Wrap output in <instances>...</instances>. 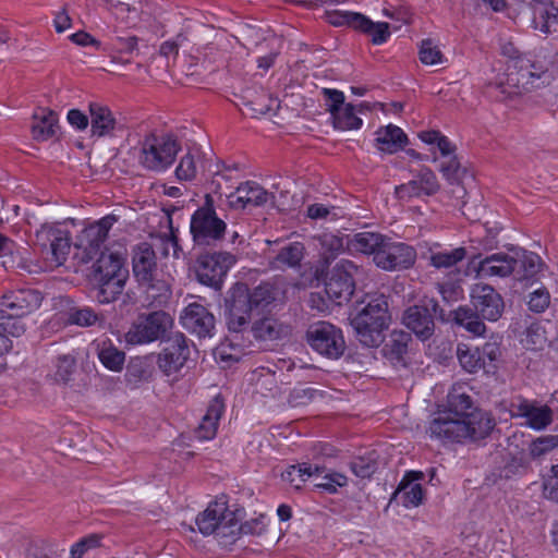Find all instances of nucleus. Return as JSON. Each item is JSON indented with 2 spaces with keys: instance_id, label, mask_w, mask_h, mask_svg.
I'll list each match as a JSON object with an SVG mask.
<instances>
[{
  "instance_id": "61",
  "label": "nucleus",
  "mask_w": 558,
  "mask_h": 558,
  "mask_svg": "<svg viewBox=\"0 0 558 558\" xmlns=\"http://www.w3.org/2000/svg\"><path fill=\"white\" fill-rule=\"evenodd\" d=\"M439 171L450 184L457 183L461 172V163L458 157L456 155L449 156V159L440 165Z\"/></svg>"
},
{
  "instance_id": "3",
  "label": "nucleus",
  "mask_w": 558,
  "mask_h": 558,
  "mask_svg": "<svg viewBox=\"0 0 558 558\" xmlns=\"http://www.w3.org/2000/svg\"><path fill=\"white\" fill-rule=\"evenodd\" d=\"M388 302L385 295L371 296L366 305L351 319L359 341L368 348L378 347L389 325Z\"/></svg>"
},
{
  "instance_id": "1",
  "label": "nucleus",
  "mask_w": 558,
  "mask_h": 558,
  "mask_svg": "<svg viewBox=\"0 0 558 558\" xmlns=\"http://www.w3.org/2000/svg\"><path fill=\"white\" fill-rule=\"evenodd\" d=\"M489 412L475 409L463 418H453L451 414L438 415L428 427L430 438L442 442L476 441L487 437L495 427Z\"/></svg>"
},
{
  "instance_id": "20",
  "label": "nucleus",
  "mask_w": 558,
  "mask_h": 558,
  "mask_svg": "<svg viewBox=\"0 0 558 558\" xmlns=\"http://www.w3.org/2000/svg\"><path fill=\"white\" fill-rule=\"evenodd\" d=\"M118 221L114 215H107L83 229L78 238V246L83 247L89 257L96 254L108 238L112 226Z\"/></svg>"
},
{
  "instance_id": "30",
  "label": "nucleus",
  "mask_w": 558,
  "mask_h": 558,
  "mask_svg": "<svg viewBox=\"0 0 558 558\" xmlns=\"http://www.w3.org/2000/svg\"><path fill=\"white\" fill-rule=\"evenodd\" d=\"M385 236L376 232H359L353 235H345V248L351 253L376 255L384 244Z\"/></svg>"
},
{
  "instance_id": "41",
  "label": "nucleus",
  "mask_w": 558,
  "mask_h": 558,
  "mask_svg": "<svg viewBox=\"0 0 558 558\" xmlns=\"http://www.w3.org/2000/svg\"><path fill=\"white\" fill-rule=\"evenodd\" d=\"M371 37L374 45H381L390 37L389 24L387 22H373L367 16L363 15L361 23L355 28Z\"/></svg>"
},
{
  "instance_id": "40",
  "label": "nucleus",
  "mask_w": 558,
  "mask_h": 558,
  "mask_svg": "<svg viewBox=\"0 0 558 558\" xmlns=\"http://www.w3.org/2000/svg\"><path fill=\"white\" fill-rule=\"evenodd\" d=\"M316 240L326 263L335 259L345 247V236H339L333 233L319 234Z\"/></svg>"
},
{
  "instance_id": "58",
  "label": "nucleus",
  "mask_w": 558,
  "mask_h": 558,
  "mask_svg": "<svg viewBox=\"0 0 558 558\" xmlns=\"http://www.w3.org/2000/svg\"><path fill=\"white\" fill-rule=\"evenodd\" d=\"M320 93L325 100L326 110L330 116L335 114L347 105L344 104V94L341 90L323 88Z\"/></svg>"
},
{
  "instance_id": "45",
  "label": "nucleus",
  "mask_w": 558,
  "mask_h": 558,
  "mask_svg": "<svg viewBox=\"0 0 558 558\" xmlns=\"http://www.w3.org/2000/svg\"><path fill=\"white\" fill-rule=\"evenodd\" d=\"M546 342V331L541 323H531L521 337L523 347L532 351L542 350Z\"/></svg>"
},
{
  "instance_id": "4",
  "label": "nucleus",
  "mask_w": 558,
  "mask_h": 558,
  "mask_svg": "<svg viewBox=\"0 0 558 558\" xmlns=\"http://www.w3.org/2000/svg\"><path fill=\"white\" fill-rule=\"evenodd\" d=\"M240 510H230L226 501L210 502L195 520L204 536L215 535L222 545L231 544L239 535Z\"/></svg>"
},
{
  "instance_id": "51",
  "label": "nucleus",
  "mask_w": 558,
  "mask_h": 558,
  "mask_svg": "<svg viewBox=\"0 0 558 558\" xmlns=\"http://www.w3.org/2000/svg\"><path fill=\"white\" fill-rule=\"evenodd\" d=\"M480 357L483 360V369L486 373L496 369V363L501 356V349L499 343L495 341L485 342L481 348H477Z\"/></svg>"
},
{
  "instance_id": "16",
  "label": "nucleus",
  "mask_w": 558,
  "mask_h": 558,
  "mask_svg": "<svg viewBox=\"0 0 558 558\" xmlns=\"http://www.w3.org/2000/svg\"><path fill=\"white\" fill-rule=\"evenodd\" d=\"M512 417L525 418V425L534 430L546 429L554 421V411L546 404L524 398L511 403Z\"/></svg>"
},
{
  "instance_id": "44",
  "label": "nucleus",
  "mask_w": 558,
  "mask_h": 558,
  "mask_svg": "<svg viewBox=\"0 0 558 558\" xmlns=\"http://www.w3.org/2000/svg\"><path fill=\"white\" fill-rule=\"evenodd\" d=\"M99 287L97 289L96 299L101 304H108L118 299L122 293L126 279H97Z\"/></svg>"
},
{
  "instance_id": "25",
  "label": "nucleus",
  "mask_w": 558,
  "mask_h": 558,
  "mask_svg": "<svg viewBox=\"0 0 558 558\" xmlns=\"http://www.w3.org/2000/svg\"><path fill=\"white\" fill-rule=\"evenodd\" d=\"M515 269L514 255L494 253L480 260L476 271L481 278L508 277Z\"/></svg>"
},
{
  "instance_id": "10",
  "label": "nucleus",
  "mask_w": 558,
  "mask_h": 558,
  "mask_svg": "<svg viewBox=\"0 0 558 558\" xmlns=\"http://www.w3.org/2000/svg\"><path fill=\"white\" fill-rule=\"evenodd\" d=\"M439 308L433 298H423L417 304L409 306L402 315V324L420 340H428L435 331V315Z\"/></svg>"
},
{
  "instance_id": "43",
  "label": "nucleus",
  "mask_w": 558,
  "mask_h": 558,
  "mask_svg": "<svg viewBox=\"0 0 558 558\" xmlns=\"http://www.w3.org/2000/svg\"><path fill=\"white\" fill-rule=\"evenodd\" d=\"M281 324L272 317H264L255 322L251 327L254 338L264 341L278 339L281 335Z\"/></svg>"
},
{
  "instance_id": "19",
  "label": "nucleus",
  "mask_w": 558,
  "mask_h": 558,
  "mask_svg": "<svg viewBox=\"0 0 558 558\" xmlns=\"http://www.w3.org/2000/svg\"><path fill=\"white\" fill-rule=\"evenodd\" d=\"M88 112L92 137H114L123 131V125L108 106L93 101L88 105Z\"/></svg>"
},
{
  "instance_id": "32",
  "label": "nucleus",
  "mask_w": 558,
  "mask_h": 558,
  "mask_svg": "<svg viewBox=\"0 0 558 558\" xmlns=\"http://www.w3.org/2000/svg\"><path fill=\"white\" fill-rule=\"evenodd\" d=\"M422 477L420 472H409L402 478L398 486L397 494L401 497L402 505L405 508L417 507L423 502L424 492L423 487L418 483H414L415 480Z\"/></svg>"
},
{
  "instance_id": "59",
  "label": "nucleus",
  "mask_w": 558,
  "mask_h": 558,
  "mask_svg": "<svg viewBox=\"0 0 558 558\" xmlns=\"http://www.w3.org/2000/svg\"><path fill=\"white\" fill-rule=\"evenodd\" d=\"M426 196L438 192L439 183L436 174L429 168H422L415 175Z\"/></svg>"
},
{
  "instance_id": "22",
  "label": "nucleus",
  "mask_w": 558,
  "mask_h": 558,
  "mask_svg": "<svg viewBox=\"0 0 558 558\" xmlns=\"http://www.w3.org/2000/svg\"><path fill=\"white\" fill-rule=\"evenodd\" d=\"M133 275L137 282H150L158 276L156 254L153 247L146 243H140L133 251Z\"/></svg>"
},
{
  "instance_id": "17",
  "label": "nucleus",
  "mask_w": 558,
  "mask_h": 558,
  "mask_svg": "<svg viewBox=\"0 0 558 558\" xmlns=\"http://www.w3.org/2000/svg\"><path fill=\"white\" fill-rule=\"evenodd\" d=\"M182 326L198 338L213 337L215 330V317L207 307L199 303L189 304L180 315Z\"/></svg>"
},
{
  "instance_id": "42",
  "label": "nucleus",
  "mask_w": 558,
  "mask_h": 558,
  "mask_svg": "<svg viewBox=\"0 0 558 558\" xmlns=\"http://www.w3.org/2000/svg\"><path fill=\"white\" fill-rule=\"evenodd\" d=\"M464 247H457L451 251H441L430 254L429 263L437 269H451L465 258Z\"/></svg>"
},
{
  "instance_id": "34",
  "label": "nucleus",
  "mask_w": 558,
  "mask_h": 558,
  "mask_svg": "<svg viewBox=\"0 0 558 558\" xmlns=\"http://www.w3.org/2000/svg\"><path fill=\"white\" fill-rule=\"evenodd\" d=\"M254 387V393L262 397H275L279 392V384L276 371L260 366L254 369L250 378Z\"/></svg>"
},
{
  "instance_id": "54",
  "label": "nucleus",
  "mask_w": 558,
  "mask_h": 558,
  "mask_svg": "<svg viewBox=\"0 0 558 558\" xmlns=\"http://www.w3.org/2000/svg\"><path fill=\"white\" fill-rule=\"evenodd\" d=\"M214 356L217 362L230 365L242 359L243 351L239 345H233L231 342L226 341L214 350Z\"/></svg>"
},
{
  "instance_id": "55",
  "label": "nucleus",
  "mask_w": 558,
  "mask_h": 558,
  "mask_svg": "<svg viewBox=\"0 0 558 558\" xmlns=\"http://www.w3.org/2000/svg\"><path fill=\"white\" fill-rule=\"evenodd\" d=\"M362 16L363 14L351 11H327V19L330 24L335 26L348 25L354 29L361 23Z\"/></svg>"
},
{
  "instance_id": "18",
  "label": "nucleus",
  "mask_w": 558,
  "mask_h": 558,
  "mask_svg": "<svg viewBox=\"0 0 558 558\" xmlns=\"http://www.w3.org/2000/svg\"><path fill=\"white\" fill-rule=\"evenodd\" d=\"M474 310L489 322H496L504 312V301L499 293L488 284H475L471 290Z\"/></svg>"
},
{
  "instance_id": "13",
  "label": "nucleus",
  "mask_w": 558,
  "mask_h": 558,
  "mask_svg": "<svg viewBox=\"0 0 558 558\" xmlns=\"http://www.w3.org/2000/svg\"><path fill=\"white\" fill-rule=\"evenodd\" d=\"M43 295L34 289H21L4 294L0 301V320L21 318L39 308Z\"/></svg>"
},
{
  "instance_id": "62",
  "label": "nucleus",
  "mask_w": 558,
  "mask_h": 558,
  "mask_svg": "<svg viewBox=\"0 0 558 558\" xmlns=\"http://www.w3.org/2000/svg\"><path fill=\"white\" fill-rule=\"evenodd\" d=\"M550 303V294L546 289H537L530 294L527 305L535 313L544 312Z\"/></svg>"
},
{
  "instance_id": "35",
  "label": "nucleus",
  "mask_w": 558,
  "mask_h": 558,
  "mask_svg": "<svg viewBox=\"0 0 558 558\" xmlns=\"http://www.w3.org/2000/svg\"><path fill=\"white\" fill-rule=\"evenodd\" d=\"M325 471V466L300 463L287 468L282 473V480L289 483L293 488L300 489L307 480L313 476H319L324 474Z\"/></svg>"
},
{
  "instance_id": "29",
  "label": "nucleus",
  "mask_w": 558,
  "mask_h": 558,
  "mask_svg": "<svg viewBox=\"0 0 558 558\" xmlns=\"http://www.w3.org/2000/svg\"><path fill=\"white\" fill-rule=\"evenodd\" d=\"M95 272L97 279H128L129 276L123 258L114 253H101L95 264Z\"/></svg>"
},
{
  "instance_id": "15",
  "label": "nucleus",
  "mask_w": 558,
  "mask_h": 558,
  "mask_svg": "<svg viewBox=\"0 0 558 558\" xmlns=\"http://www.w3.org/2000/svg\"><path fill=\"white\" fill-rule=\"evenodd\" d=\"M416 258L415 250L401 242H389L386 239L374 256L377 267L392 271L411 267Z\"/></svg>"
},
{
  "instance_id": "27",
  "label": "nucleus",
  "mask_w": 558,
  "mask_h": 558,
  "mask_svg": "<svg viewBox=\"0 0 558 558\" xmlns=\"http://www.w3.org/2000/svg\"><path fill=\"white\" fill-rule=\"evenodd\" d=\"M375 134V146L383 153H398L408 144L407 134L401 128L393 124L379 128Z\"/></svg>"
},
{
  "instance_id": "38",
  "label": "nucleus",
  "mask_w": 558,
  "mask_h": 558,
  "mask_svg": "<svg viewBox=\"0 0 558 558\" xmlns=\"http://www.w3.org/2000/svg\"><path fill=\"white\" fill-rule=\"evenodd\" d=\"M32 125L33 137L36 141H47L54 136L58 118L52 111H43L41 116L35 114Z\"/></svg>"
},
{
  "instance_id": "36",
  "label": "nucleus",
  "mask_w": 558,
  "mask_h": 558,
  "mask_svg": "<svg viewBox=\"0 0 558 558\" xmlns=\"http://www.w3.org/2000/svg\"><path fill=\"white\" fill-rule=\"evenodd\" d=\"M478 315L475 310L468 306H459L451 313L453 323L475 337L483 336L486 332V325Z\"/></svg>"
},
{
  "instance_id": "48",
  "label": "nucleus",
  "mask_w": 558,
  "mask_h": 558,
  "mask_svg": "<svg viewBox=\"0 0 558 558\" xmlns=\"http://www.w3.org/2000/svg\"><path fill=\"white\" fill-rule=\"evenodd\" d=\"M457 356L460 365L469 373H476L483 369V360L480 357L477 348H471L466 344H459Z\"/></svg>"
},
{
  "instance_id": "46",
  "label": "nucleus",
  "mask_w": 558,
  "mask_h": 558,
  "mask_svg": "<svg viewBox=\"0 0 558 558\" xmlns=\"http://www.w3.org/2000/svg\"><path fill=\"white\" fill-rule=\"evenodd\" d=\"M335 129L338 130H357L362 126V119L355 114L354 107L347 104L339 111L331 116Z\"/></svg>"
},
{
  "instance_id": "50",
  "label": "nucleus",
  "mask_w": 558,
  "mask_h": 558,
  "mask_svg": "<svg viewBox=\"0 0 558 558\" xmlns=\"http://www.w3.org/2000/svg\"><path fill=\"white\" fill-rule=\"evenodd\" d=\"M68 320L72 325L81 327L95 326L97 323L102 322V317L97 314L92 307H73L69 312Z\"/></svg>"
},
{
  "instance_id": "47",
  "label": "nucleus",
  "mask_w": 558,
  "mask_h": 558,
  "mask_svg": "<svg viewBox=\"0 0 558 558\" xmlns=\"http://www.w3.org/2000/svg\"><path fill=\"white\" fill-rule=\"evenodd\" d=\"M418 138L427 145H436L442 157L454 155L456 145L439 131H422L418 133Z\"/></svg>"
},
{
  "instance_id": "56",
  "label": "nucleus",
  "mask_w": 558,
  "mask_h": 558,
  "mask_svg": "<svg viewBox=\"0 0 558 558\" xmlns=\"http://www.w3.org/2000/svg\"><path fill=\"white\" fill-rule=\"evenodd\" d=\"M558 447V435L541 436L530 445V456L539 458Z\"/></svg>"
},
{
  "instance_id": "24",
  "label": "nucleus",
  "mask_w": 558,
  "mask_h": 558,
  "mask_svg": "<svg viewBox=\"0 0 558 558\" xmlns=\"http://www.w3.org/2000/svg\"><path fill=\"white\" fill-rule=\"evenodd\" d=\"M234 288L239 293L244 294L245 299L248 300L247 304L257 313L264 311L272 302L278 300L282 294V290L277 284L271 282H262L252 291L247 289L245 284H235Z\"/></svg>"
},
{
  "instance_id": "8",
  "label": "nucleus",
  "mask_w": 558,
  "mask_h": 558,
  "mask_svg": "<svg viewBox=\"0 0 558 558\" xmlns=\"http://www.w3.org/2000/svg\"><path fill=\"white\" fill-rule=\"evenodd\" d=\"M35 238L51 263L61 266L66 262L72 245L69 229L61 223H45L36 231Z\"/></svg>"
},
{
  "instance_id": "39",
  "label": "nucleus",
  "mask_w": 558,
  "mask_h": 558,
  "mask_svg": "<svg viewBox=\"0 0 558 558\" xmlns=\"http://www.w3.org/2000/svg\"><path fill=\"white\" fill-rule=\"evenodd\" d=\"M449 411L440 415L451 414L453 418H463L470 414L469 410L473 408L472 398L464 391L453 388L448 395Z\"/></svg>"
},
{
  "instance_id": "12",
  "label": "nucleus",
  "mask_w": 558,
  "mask_h": 558,
  "mask_svg": "<svg viewBox=\"0 0 558 558\" xmlns=\"http://www.w3.org/2000/svg\"><path fill=\"white\" fill-rule=\"evenodd\" d=\"M359 267L351 260L341 259L332 268L325 284L328 298L337 305L348 302L355 289L354 276Z\"/></svg>"
},
{
  "instance_id": "2",
  "label": "nucleus",
  "mask_w": 558,
  "mask_h": 558,
  "mask_svg": "<svg viewBox=\"0 0 558 558\" xmlns=\"http://www.w3.org/2000/svg\"><path fill=\"white\" fill-rule=\"evenodd\" d=\"M134 149L142 168L159 173L172 166L181 150V144L171 133L150 132L143 136Z\"/></svg>"
},
{
  "instance_id": "37",
  "label": "nucleus",
  "mask_w": 558,
  "mask_h": 558,
  "mask_svg": "<svg viewBox=\"0 0 558 558\" xmlns=\"http://www.w3.org/2000/svg\"><path fill=\"white\" fill-rule=\"evenodd\" d=\"M140 286L145 289V301L149 306H161L171 295L169 283L158 276L150 282H141Z\"/></svg>"
},
{
  "instance_id": "14",
  "label": "nucleus",
  "mask_w": 558,
  "mask_h": 558,
  "mask_svg": "<svg viewBox=\"0 0 558 558\" xmlns=\"http://www.w3.org/2000/svg\"><path fill=\"white\" fill-rule=\"evenodd\" d=\"M190 357L189 340L182 332L169 337L158 353L157 365L167 376L177 374Z\"/></svg>"
},
{
  "instance_id": "33",
  "label": "nucleus",
  "mask_w": 558,
  "mask_h": 558,
  "mask_svg": "<svg viewBox=\"0 0 558 558\" xmlns=\"http://www.w3.org/2000/svg\"><path fill=\"white\" fill-rule=\"evenodd\" d=\"M96 353L101 364L111 372H121L125 362V353L118 349L109 339L95 341Z\"/></svg>"
},
{
  "instance_id": "21",
  "label": "nucleus",
  "mask_w": 558,
  "mask_h": 558,
  "mask_svg": "<svg viewBox=\"0 0 558 558\" xmlns=\"http://www.w3.org/2000/svg\"><path fill=\"white\" fill-rule=\"evenodd\" d=\"M244 294L239 293L233 287L230 298L227 300L228 312L226 315L228 329L232 332H242L248 329L254 311L247 304Z\"/></svg>"
},
{
  "instance_id": "57",
  "label": "nucleus",
  "mask_w": 558,
  "mask_h": 558,
  "mask_svg": "<svg viewBox=\"0 0 558 558\" xmlns=\"http://www.w3.org/2000/svg\"><path fill=\"white\" fill-rule=\"evenodd\" d=\"M197 167L195 161V155L192 151H187L180 160L175 174L181 181H191L196 177Z\"/></svg>"
},
{
  "instance_id": "9",
  "label": "nucleus",
  "mask_w": 558,
  "mask_h": 558,
  "mask_svg": "<svg viewBox=\"0 0 558 558\" xmlns=\"http://www.w3.org/2000/svg\"><path fill=\"white\" fill-rule=\"evenodd\" d=\"M310 347L323 356L337 360L344 353L345 341L342 330L328 322H317L306 331Z\"/></svg>"
},
{
  "instance_id": "63",
  "label": "nucleus",
  "mask_w": 558,
  "mask_h": 558,
  "mask_svg": "<svg viewBox=\"0 0 558 558\" xmlns=\"http://www.w3.org/2000/svg\"><path fill=\"white\" fill-rule=\"evenodd\" d=\"M396 195L401 201H408L413 197H421L425 195V192L414 177V179L408 183L397 186Z\"/></svg>"
},
{
  "instance_id": "53",
  "label": "nucleus",
  "mask_w": 558,
  "mask_h": 558,
  "mask_svg": "<svg viewBox=\"0 0 558 558\" xmlns=\"http://www.w3.org/2000/svg\"><path fill=\"white\" fill-rule=\"evenodd\" d=\"M350 465L352 472L361 478H369L377 470V461L374 458V452L354 458Z\"/></svg>"
},
{
  "instance_id": "11",
  "label": "nucleus",
  "mask_w": 558,
  "mask_h": 558,
  "mask_svg": "<svg viewBox=\"0 0 558 558\" xmlns=\"http://www.w3.org/2000/svg\"><path fill=\"white\" fill-rule=\"evenodd\" d=\"M236 258L228 252H215L201 255L197 259L196 275L203 284L219 290L229 269Z\"/></svg>"
},
{
  "instance_id": "64",
  "label": "nucleus",
  "mask_w": 558,
  "mask_h": 558,
  "mask_svg": "<svg viewBox=\"0 0 558 558\" xmlns=\"http://www.w3.org/2000/svg\"><path fill=\"white\" fill-rule=\"evenodd\" d=\"M266 515L260 514L257 518L245 521L244 523L240 522L239 534H251V535H260L265 532L267 523Z\"/></svg>"
},
{
  "instance_id": "52",
  "label": "nucleus",
  "mask_w": 558,
  "mask_h": 558,
  "mask_svg": "<svg viewBox=\"0 0 558 558\" xmlns=\"http://www.w3.org/2000/svg\"><path fill=\"white\" fill-rule=\"evenodd\" d=\"M418 56L421 62L426 65H436L445 61V57L438 45L429 38L422 40Z\"/></svg>"
},
{
  "instance_id": "49",
  "label": "nucleus",
  "mask_w": 558,
  "mask_h": 558,
  "mask_svg": "<svg viewBox=\"0 0 558 558\" xmlns=\"http://www.w3.org/2000/svg\"><path fill=\"white\" fill-rule=\"evenodd\" d=\"M76 368V360L72 354H62L56 359L52 379L56 383L66 384L71 380Z\"/></svg>"
},
{
  "instance_id": "31",
  "label": "nucleus",
  "mask_w": 558,
  "mask_h": 558,
  "mask_svg": "<svg viewBox=\"0 0 558 558\" xmlns=\"http://www.w3.org/2000/svg\"><path fill=\"white\" fill-rule=\"evenodd\" d=\"M304 254L305 247L301 242L288 243L275 256H269V267L279 270L299 267Z\"/></svg>"
},
{
  "instance_id": "60",
  "label": "nucleus",
  "mask_w": 558,
  "mask_h": 558,
  "mask_svg": "<svg viewBox=\"0 0 558 558\" xmlns=\"http://www.w3.org/2000/svg\"><path fill=\"white\" fill-rule=\"evenodd\" d=\"M345 485L347 476L338 472H331L326 473L323 476L322 482L315 484V487L329 494H335L337 492V487H342Z\"/></svg>"
},
{
  "instance_id": "26",
  "label": "nucleus",
  "mask_w": 558,
  "mask_h": 558,
  "mask_svg": "<svg viewBox=\"0 0 558 558\" xmlns=\"http://www.w3.org/2000/svg\"><path fill=\"white\" fill-rule=\"evenodd\" d=\"M225 412V403L220 396L215 397L207 407L206 413L195 428V437L199 440L213 439L218 430L219 421Z\"/></svg>"
},
{
  "instance_id": "7",
  "label": "nucleus",
  "mask_w": 558,
  "mask_h": 558,
  "mask_svg": "<svg viewBox=\"0 0 558 558\" xmlns=\"http://www.w3.org/2000/svg\"><path fill=\"white\" fill-rule=\"evenodd\" d=\"M515 68V77H513V73L508 75V82H514V90L507 92L502 82L496 85L500 94H505L504 98H508L512 94L542 88L551 82V74L542 62L521 58L517 61Z\"/></svg>"
},
{
  "instance_id": "23",
  "label": "nucleus",
  "mask_w": 558,
  "mask_h": 558,
  "mask_svg": "<svg viewBox=\"0 0 558 558\" xmlns=\"http://www.w3.org/2000/svg\"><path fill=\"white\" fill-rule=\"evenodd\" d=\"M269 193L254 181L241 183L234 192L228 195L229 204L234 209L248 206H262L268 202Z\"/></svg>"
},
{
  "instance_id": "28",
  "label": "nucleus",
  "mask_w": 558,
  "mask_h": 558,
  "mask_svg": "<svg viewBox=\"0 0 558 558\" xmlns=\"http://www.w3.org/2000/svg\"><path fill=\"white\" fill-rule=\"evenodd\" d=\"M514 260L513 274L520 281L534 280L544 266L542 258L536 253L523 248L514 251Z\"/></svg>"
},
{
  "instance_id": "5",
  "label": "nucleus",
  "mask_w": 558,
  "mask_h": 558,
  "mask_svg": "<svg viewBox=\"0 0 558 558\" xmlns=\"http://www.w3.org/2000/svg\"><path fill=\"white\" fill-rule=\"evenodd\" d=\"M227 223L218 217L209 196L191 216L190 233L195 246H216L225 239Z\"/></svg>"
},
{
  "instance_id": "6",
  "label": "nucleus",
  "mask_w": 558,
  "mask_h": 558,
  "mask_svg": "<svg viewBox=\"0 0 558 558\" xmlns=\"http://www.w3.org/2000/svg\"><path fill=\"white\" fill-rule=\"evenodd\" d=\"M172 327L173 318L165 311L142 313L125 332V342L131 345H140L165 340Z\"/></svg>"
}]
</instances>
